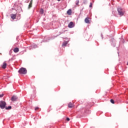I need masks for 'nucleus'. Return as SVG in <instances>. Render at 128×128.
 <instances>
[{"instance_id": "nucleus-20", "label": "nucleus", "mask_w": 128, "mask_h": 128, "mask_svg": "<svg viewBox=\"0 0 128 128\" xmlns=\"http://www.w3.org/2000/svg\"><path fill=\"white\" fill-rule=\"evenodd\" d=\"M4 96V94H0V98H2Z\"/></svg>"}, {"instance_id": "nucleus-19", "label": "nucleus", "mask_w": 128, "mask_h": 128, "mask_svg": "<svg viewBox=\"0 0 128 128\" xmlns=\"http://www.w3.org/2000/svg\"><path fill=\"white\" fill-rule=\"evenodd\" d=\"M40 108L38 107H36L35 108V110H38Z\"/></svg>"}, {"instance_id": "nucleus-13", "label": "nucleus", "mask_w": 128, "mask_h": 128, "mask_svg": "<svg viewBox=\"0 0 128 128\" xmlns=\"http://www.w3.org/2000/svg\"><path fill=\"white\" fill-rule=\"evenodd\" d=\"M32 0H31V1L30 2V3L29 4V6H28V8H32Z\"/></svg>"}, {"instance_id": "nucleus-10", "label": "nucleus", "mask_w": 128, "mask_h": 128, "mask_svg": "<svg viewBox=\"0 0 128 128\" xmlns=\"http://www.w3.org/2000/svg\"><path fill=\"white\" fill-rule=\"evenodd\" d=\"M68 42V41H64L62 44V46H66Z\"/></svg>"}, {"instance_id": "nucleus-5", "label": "nucleus", "mask_w": 128, "mask_h": 128, "mask_svg": "<svg viewBox=\"0 0 128 128\" xmlns=\"http://www.w3.org/2000/svg\"><path fill=\"white\" fill-rule=\"evenodd\" d=\"M74 105L72 102H70L68 104V108H74Z\"/></svg>"}, {"instance_id": "nucleus-6", "label": "nucleus", "mask_w": 128, "mask_h": 128, "mask_svg": "<svg viewBox=\"0 0 128 128\" xmlns=\"http://www.w3.org/2000/svg\"><path fill=\"white\" fill-rule=\"evenodd\" d=\"M68 28H74V22H70V24L68 25Z\"/></svg>"}, {"instance_id": "nucleus-1", "label": "nucleus", "mask_w": 128, "mask_h": 128, "mask_svg": "<svg viewBox=\"0 0 128 128\" xmlns=\"http://www.w3.org/2000/svg\"><path fill=\"white\" fill-rule=\"evenodd\" d=\"M117 10L118 12L119 16H124V12H126L124 10L122 9L121 8H118Z\"/></svg>"}, {"instance_id": "nucleus-2", "label": "nucleus", "mask_w": 128, "mask_h": 128, "mask_svg": "<svg viewBox=\"0 0 128 128\" xmlns=\"http://www.w3.org/2000/svg\"><path fill=\"white\" fill-rule=\"evenodd\" d=\"M18 72L21 74H26V72H28V70H26V68H22L19 70Z\"/></svg>"}, {"instance_id": "nucleus-21", "label": "nucleus", "mask_w": 128, "mask_h": 128, "mask_svg": "<svg viewBox=\"0 0 128 128\" xmlns=\"http://www.w3.org/2000/svg\"><path fill=\"white\" fill-rule=\"evenodd\" d=\"M66 120H68V122H70V118H66Z\"/></svg>"}, {"instance_id": "nucleus-15", "label": "nucleus", "mask_w": 128, "mask_h": 128, "mask_svg": "<svg viewBox=\"0 0 128 128\" xmlns=\"http://www.w3.org/2000/svg\"><path fill=\"white\" fill-rule=\"evenodd\" d=\"M40 14H44V9L42 8L40 9Z\"/></svg>"}, {"instance_id": "nucleus-14", "label": "nucleus", "mask_w": 128, "mask_h": 128, "mask_svg": "<svg viewBox=\"0 0 128 128\" xmlns=\"http://www.w3.org/2000/svg\"><path fill=\"white\" fill-rule=\"evenodd\" d=\"M6 110H12V106H9L8 107H6Z\"/></svg>"}, {"instance_id": "nucleus-8", "label": "nucleus", "mask_w": 128, "mask_h": 128, "mask_svg": "<svg viewBox=\"0 0 128 128\" xmlns=\"http://www.w3.org/2000/svg\"><path fill=\"white\" fill-rule=\"evenodd\" d=\"M84 22H86V24H90V18H86Z\"/></svg>"}, {"instance_id": "nucleus-16", "label": "nucleus", "mask_w": 128, "mask_h": 128, "mask_svg": "<svg viewBox=\"0 0 128 128\" xmlns=\"http://www.w3.org/2000/svg\"><path fill=\"white\" fill-rule=\"evenodd\" d=\"M80 2V0H77L76 1V6H78V3Z\"/></svg>"}, {"instance_id": "nucleus-7", "label": "nucleus", "mask_w": 128, "mask_h": 128, "mask_svg": "<svg viewBox=\"0 0 128 128\" xmlns=\"http://www.w3.org/2000/svg\"><path fill=\"white\" fill-rule=\"evenodd\" d=\"M6 62H4L2 66V68H6Z\"/></svg>"}, {"instance_id": "nucleus-17", "label": "nucleus", "mask_w": 128, "mask_h": 128, "mask_svg": "<svg viewBox=\"0 0 128 128\" xmlns=\"http://www.w3.org/2000/svg\"><path fill=\"white\" fill-rule=\"evenodd\" d=\"M110 102H112V104H114V100L112 99H111Z\"/></svg>"}, {"instance_id": "nucleus-12", "label": "nucleus", "mask_w": 128, "mask_h": 128, "mask_svg": "<svg viewBox=\"0 0 128 128\" xmlns=\"http://www.w3.org/2000/svg\"><path fill=\"white\" fill-rule=\"evenodd\" d=\"M20 50L18 49V48H14V52H18V51Z\"/></svg>"}, {"instance_id": "nucleus-23", "label": "nucleus", "mask_w": 128, "mask_h": 128, "mask_svg": "<svg viewBox=\"0 0 128 128\" xmlns=\"http://www.w3.org/2000/svg\"><path fill=\"white\" fill-rule=\"evenodd\" d=\"M127 66H128V62H127Z\"/></svg>"}, {"instance_id": "nucleus-4", "label": "nucleus", "mask_w": 128, "mask_h": 128, "mask_svg": "<svg viewBox=\"0 0 128 128\" xmlns=\"http://www.w3.org/2000/svg\"><path fill=\"white\" fill-rule=\"evenodd\" d=\"M11 100L12 102H16V100H18V97L16 96H13L12 97Z\"/></svg>"}, {"instance_id": "nucleus-3", "label": "nucleus", "mask_w": 128, "mask_h": 128, "mask_svg": "<svg viewBox=\"0 0 128 128\" xmlns=\"http://www.w3.org/2000/svg\"><path fill=\"white\" fill-rule=\"evenodd\" d=\"M6 102L2 100L0 102V108L4 109L6 108Z\"/></svg>"}, {"instance_id": "nucleus-22", "label": "nucleus", "mask_w": 128, "mask_h": 128, "mask_svg": "<svg viewBox=\"0 0 128 128\" xmlns=\"http://www.w3.org/2000/svg\"><path fill=\"white\" fill-rule=\"evenodd\" d=\"M58 2H60V0H58Z\"/></svg>"}, {"instance_id": "nucleus-11", "label": "nucleus", "mask_w": 128, "mask_h": 128, "mask_svg": "<svg viewBox=\"0 0 128 128\" xmlns=\"http://www.w3.org/2000/svg\"><path fill=\"white\" fill-rule=\"evenodd\" d=\"M72 10L71 9H69L68 11H67V14H68V16H70V14H72Z\"/></svg>"}, {"instance_id": "nucleus-9", "label": "nucleus", "mask_w": 128, "mask_h": 128, "mask_svg": "<svg viewBox=\"0 0 128 128\" xmlns=\"http://www.w3.org/2000/svg\"><path fill=\"white\" fill-rule=\"evenodd\" d=\"M10 16H11V18H12V20H14L16 18V14H12L10 15Z\"/></svg>"}, {"instance_id": "nucleus-18", "label": "nucleus", "mask_w": 128, "mask_h": 128, "mask_svg": "<svg viewBox=\"0 0 128 128\" xmlns=\"http://www.w3.org/2000/svg\"><path fill=\"white\" fill-rule=\"evenodd\" d=\"M90 8H92V3H90Z\"/></svg>"}]
</instances>
